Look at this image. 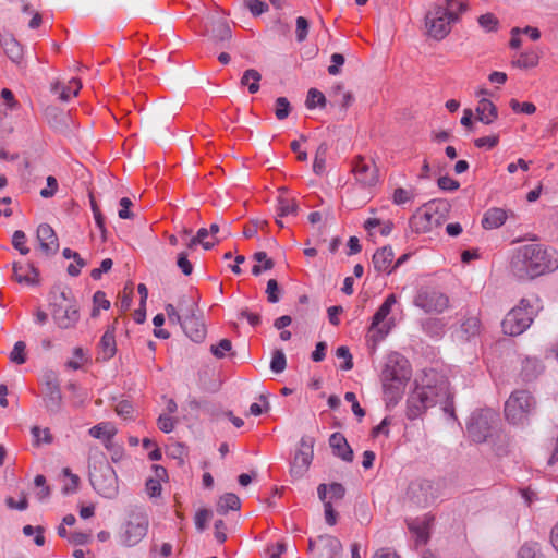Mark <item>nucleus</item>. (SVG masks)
I'll list each match as a JSON object with an SVG mask.
<instances>
[{
	"label": "nucleus",
	"instance_id": "nucleus-11",
	"mask_svg": "<svg viewBox=\"0 0 558 558\" xmlns=\"http://www.w3.org/2000/svg\"><path fill=\"white\" fill-rule=\"evenodd\" d=\"M351 173L362 189H372L379 182L378 169L373 160L357 155L351 161Z\"/></svg>",
	"mask_w": 558,
	"mask_h": 558
},
{
	"label": "nucleus",
	"instance_id": "nucleus-8",
	"mask_svg": "<svg viewBox=\"0 0 558 558\" xmlns=\"http://www.w3.org/2000/svg\"><path fill=\"white\" fill-rule=\"evenodd\" d=\"M534 408L535 400L527 390H515L505 403V415L511 424H522Z\"/></svg>",
	"mask_w": 558,
	"mask_h": 558
},
{
	"label": "nucleus",
	"instance_id": "nucleus-15",
	"mask_svg": "<svg viewBox=\"0 0 558 558\" xmlns=\"http://www.w3.org/2000/svg\"><path fill=\"white\" fill-rule=\"evenodd\" d=\"M300 445L290 466L291 476L298 480L305 475L312 463L314 440L311 437H303Z\"/></svg>",
	"mask_w": 558,
	"mask_h": 558
},
{
	"label": "nucleus",
	"instance_id": "nucleus-40",
	"mask_svg": "<svg viewBox=\"0 0 558 558\" xmlns=\"http://www.w3.org/2000/svg\"><path fill=\"white\" fill-rule=\"evenodd\" d=\"M298 211V205L294 201L287 198H279L277 214L279 217H286L289 215H295Z\"/></svg>",
	"mask_w": 558,
	"mask_h": 558
},
{
	"label": "nucleus",
	"instance_id": "nucleus-30",
	"mask_svg": "<svg viewBox=\"0 0 558 558\" xmlns=\"http://www.w3.org/2000/svg\"><path fill=\"white\" fill-rule=\"evenodd\" d=\"M507 219V214L501 208H490L488 209L482 220V226L484 229H496L501 227Z\"/></svg>",
	"mask_w": 558,
	"mask_h": 558
},
{
	"label": "nucleus",
	"instance_id": "nucleus-46",
	"mask_svg": "<svg viewBox=\"0 0 558 558\" xmlns=\"http://www.w3.org/2000/svg\"><path fill=\"white\" fill-rule=\"evenodd\" d=\"M12 245L22 255H27L29 253V248L26 246V234L24 233V231L16 230L13 233Z\"/></svg>",
	"mask_w": 558,
	"mask_h": 558
},
{
	"label": "nucleus",
	"instance_id": "nucleus-48",
	"mask_svg": "<svg viewBox=\"0 0 558 558\" xmlns=\"http://www.w3.org/2000/svg\"><path fill=\"white\" fill-rule=\"evenodd\" d=\"M281 289L276 279H269L267 282L266 294L269 303H278L280 300Z\"/></svg>",
	"mask_w": 558,
	"mask_h": 558
},
{
	"label": "nucleus",
	"instance_id": "nucleus-51",
	"mask_svg": "<svg viewBox=\"0 0 558 558\" xmlns=\"http://www.w3.org/2000/svg\"><path fill=\"white\" fill-rule=\"evenodd\" d=\"M232 343L229 339H221L218 344H213L210 347V352L217 359H222L226 355V352L231 351Z\"/></svg>",
	"mask_w": 558,
	"mask_h": 558
},
{
	"label": "nucleus",
	"instance_id": "nucleus-63",
	"mask_svg": "<svg viewBox=\"0 0 558 558\" xmlns=\"http://www.w3.org/2000/svg\"><path fill=\"white\" fill-rule=\"evenodd\" d=\"M57 189H58L57 179L52 175H49L47 178V187L43 189L40 191V196L44 198L52 197L56 194Z\"/></svg>",
	"mask_w": 558,
	"mask_h": 558
},
{
	"label": "nucleus",
	"instance_id": "nucleus-61",
	"mask_svg": "<svg viewBox=\"0 0 558 558\" xmlns=\"http://www.w3.org/2000/svg\"><path fill=\"white\" fill-rule=\"evenodd\" d=\"M32 435L35 438L37 444H39L40 441L50 444L52 441V437H51L48 428L40 429L38 426H34L32 428Z\"/></svg>",
	"mask_w": 558,
	"mask_h": 558
},
{
	"label": "nucleus",
	"instance_id": "nucleus-49",
	"mask_svg": "<svg viewBox=\"0 0 558 558\" xmlns=\"http://www.w3.org/2000/svg\"><path fill=\"white\" fill-rule=\"evenodd\" d=\"M177 423L178 420L171 417V415L168 414H160L157 420L158 428L166 434L171 433L174 429Z\"/></svg>",
	"mask_w": 558,
	"mask_h": 558
},
{
	"label": "nucleus",
	"instance_id": "nucleus-34",
	"mask_svg": "<svg viewBox=\"0 0 558 558\" xmlns=\"http://www.w3.org/2000/svg\"><path fill=\"white\" fill-rule=\"evenodd\" d=\"M440 5H444L446 15H448L453 23H456L460 15L468 10V3L462 0H445Z\"/></svg>",
	"mask_w": 558,
	"mask_h": 558
},
{
	"label": "nucleus",
	"instance_id": "nucleus-37",
	"mask_svg": "<svg viewBox=\"0 0 558 558\" xmlns=\"http://www.w3.org/2000/svg\"><path fill=\"white\" fill-rule=\"evenodd\" d=\"M481 322L476 316L466 317L461 324V331L469 339L480 332Z\"/></svg>",
	"mask_w": 558,
	"mask_h": 558
},
{
	"label": "nucleus",
	"instance_id": "nucleus-2",
	"mask_svg": "<svg viewBox=\"0 0 558 558\" xmlns=\"http://www.w3.org/2000/svg\"><path fill=\"white\" fill-rule=\"evenodd\" d=\"M442 404V409L450 416H454L452 397L449 389V383L439 378L434 385L429 381L416 386L407 400V417L415 420L420 417L428 408L435 404Z\"/></svg>",
	"mask_w": 558,
	"mask_h": 558
},
{
	"label": "nucleus",
	"instance_id": "nucleus-43",
	"mask_svg": "<svg viewBox=\"0 0 558 558\" xmlns=\"http://www.w3.org/2000/svg\"><path fill=\"white\" fill-rule=\"evenodd\" d=\"M93 303H94V308L92 311L93 317L98 316L100 308L108 310L110 307V302H109V300H107L106 293L102 291L95 292V294L93 296Z\"/></svg>",
	"mask_w": 558,
	"mask_h": 558
},
{
	"label": "nucleus",
	"instance_id": "nucleus-20",
	"mask_svg": "<svg viewBox=\"0 0 558 558\" xmlns=\"http://www.w3.org/2000/svg\"><path fill=\"white\" fill-rule=\"evenodd\" d=\"M488 92L484 88L477 92L476 95L482 98L474 112L475 120L485 124L492 123L497 118V108L490 100L485 98Z\"/></svg>",
	"mask_w": 558,
	"mask_h": 558
},
{
	"label": "nucleus",
	"instance_id": "nucleus-4",
	"mask_svg": "<svg viewBox=\"0 0 558 558\" xmlns=\"http://www.w3.org/2000/svg\"><path fill=\"white\" fill-rule=\"evenodd\" d=\"M542 308V301L537 295L522 298L519 304L505 316L501 323L504 332L509 336L523 333Z\"/></svg>",
	"mask_w": 558,
	"mask_h": 558
},
{
	"label": "nucleus",
	"instance_id": "nucleus-3",
	"mask_svg": "<svg viewBox=\"0 0 558 558\" xmlns=\"http://www.w3.org/2000/svg\"><path fill=\"white\" fill-rule=\"evenodd\" d=\"M410 378L411 366L409 361L397 352L390 353L381 372L384 396L388 404L395 405L398 403Z\"/></svg>",
	"mask_w": 558,
	"mask_h": 558
},
{
	"label": "nucleus",
	"instance_id": "nucleus-24",
	"mask_svg": "<svg viewBox=\"0 0 558 558\" xmlns=\"http://www.w3.org/2000/svg\"><path fill=\"white\" fill-rule=\"evenodd\" d=\"M395 254L391 246L378 248L373 255V265L376 271L391 274L393 271Z\"/></svg>",
	"mask_w": 558,
	"mask_h": 558
},
{
	"label": "nucleus",
	"instance_id": "nucleus-18",
	"mask_svg": "<svg viewBox=\"0 0 558 558\" xmlns=\"http://www.w3.org/2000/svg\"><path fill=\"white\" fill-rule=\"evenodd\" d=\"M36 236L41 252L47 256H52L59 251V240L54 230L48 223L38 226Z\"/></svg>",
	"mask_w": 558,
	"mask_h": 558
},
{
	"label": "nucleus",
	"instance_id": "nucleus-50",
	"mask_svg": "<svg viewBox=\"0 0 558 558\" xmlns=\"http://www.w3.org/2000/svg\"><path fill=\"white\" fill-rule=\"evenodd\" d=\"M478 24L484 31L493 32L498 27V19L492 13H486L478 17Z\"/></svg>",
	"mask_w": 558,
	"mask_h": 558
},
{
	"label": "nucleus",
	"instance_id": "nucleus-27",
	"mask_svg": "<svg viewBox=\"0 0 558 558\" xmlns=\"http://www.w3.org/2000/svg\"><path fill=\"white\" fill-rule=\"evenodd\" d=\"M116 434L117 429L111 423H100L89 429V435L102 440L107 449H111L112 438Z\"/></svg>",
	"mask_w": 558,
	"mask_h": 558
},
{
	"label": "nucleus",
	"instance_id": "nucleus-9",
	"mask_svg": "<svg viewBox=\"0 0 558 558\" xmlns=\"http://www.w3.org/2000/svg\"><path fill=\"white\" fill-rule=\"evenodd\" d=\"M149 519L145 512H131L119 535L121 544L126 547L137 545L147 535Z\"/></svg>",
	"mask_w": 558,
	"mask_h": 558
},
{
	"label": "nucleus",
	"instance_id": "nucleus-1",
	"mask_svg": "<svg viewBox=\"0 0 558 558\" xmlns=\"http://www.w3.org/2000/svg\"><path fill=\"white\" fill-rule=\"evenodd\" d=\"M518 278H535L558 269V252L542 244H526L518 248L511 260Z\"/></svg>",
	"mask_w": 558,
	"mask_h": 558
},
{
	"label": "nucleus",
	"instance_id": "nucleus-60",
	"mask_svg": "<svg viewBox=\"0 0 558 558\" xmlns=\"http://www.w3.org/2000/svg\"><path fill=\"white\" fill-rule=\"evenodd\" d=\"M247 8L254 16L268 11V4L262 0H247Z\"/></svg>",
	"mask_w": 558,
	"mask_h": 558
},
{
	"label": "nucleus",
	"instance_id": "nucleus-14",
	"mask_svg": "<svg viewBox=\"0 0 558 558\" xmlns=\"http://www.w3.org/2000/svg\"><path fill=\"white\" fill-rule=\"evenodd\" d=\"M408 496L416 506L427 507L438 498V488L429 480H420L411 483Z\"/></svg>",
	"mask_w": 558,
	"mask_h": 558
},
{
	"label": "nucleus",
	"instance_id": "nucleus-22",
	"mask_svg": "<svg viewBox=\"0 0 558 558\" xmlns=\"http://www.w3.org/2000/svg\"><path fill=\"white\" fill-rule=\"evenodd\" d=\"M396 295L389 294L373 316L371 330H376L380 335V338H384L388 333V330L384 329L385 326L379 327V325L389 315L391 307L396 304Z\"/></svg>",
	"mask_w": 558,
	"mask_h": 558
},
{
	"label": "nucleus",
	"instance_id": "nucleus-21",
	"mask_svg": "<svg viewBox=\"0 0 558 558\" xmlns=\"http://www.w3.org/2000/svg\"><path fill=\"white\" fill-rule=\"evenodd\" d=\"M317 558H338L342 551L341 542L331 535H320L317 537Z\"/></svg>",
	"mask_w": 558,
	"mask_h": 558
},
{
	"label": "nucleus",
	"instance_id": "nucleus-35",
	"mask_svg": "<svg viewBox=\"0 0 558 558\" xmlns=\"http://www.w3.org/2000/svg\"><path fill=\"white\" fill-rule=\"evenodd\" d=\"M262 80L260 73L255 69L246 70L241 77V85L246 86L250 94H255L259 90V82Z\"/></svg>",
	"mask_w": 558,
	"mask_h": 558
},
{
	"label": "nucleus",
	"instance_id": "nucleus-41",
	"mask_svg": "<svg viewBox=\"0 0 558 558\" xmlns=\"http://www.w3.org/2000/svg\"><path fill=\"white\" fill-rule=\"evenodd\" d=\"M325 105H326L325 95L315 88H311L307 93V98H306L307 108L312 109L315 107H324Z\"/></svg>",
	"mask_w": 558,
	"mask_h": 558
},
{
	"label": "nucleus",
	"instance_id": "nucleus-29",
	"mask_svg": "<svg viewBox=\"0 0 558 558\" xmlns=\"http://www.w3.org/2000/svg\"><path fill=\"white\" fill-rule=\"evenodd\" d=\"M82 88V84L78 80L72 78L68 82L66 85L62 83H56L52 86V92L56 94L61 100L68 101L72 97L76 96Z\"/></svg>",
	"mask_w": 558,
	"mask_h": 558
},
{
	"label": "nucleus",
	"instance_id": "nucleus-19",
	"mask_svg": "<svg viewBox=\"0 0 558 558\" xmlns=\"http://www.w3.org/2000/svg\"><path fill=\"white\" fill-rule=\"evenodd\" d=\"M119 324L118 318L113 320V323L108 326L107 330L102 335L100 342H99V351L97 360L100 361H109L112 359L117 352V343H116V337L114 332L117 329V326Z\"/></svg>",
	"mask_w": 558,
	"mask_h": 558
},
{
	"label": "nucleus",
	"instance_id": "nucleus-31",
	"mask_svg": "<svg viewBox=\"0 0 558 558\" xmlns=\"http://www.w3.org/2000/svg\"><path fill=\"white\" fill-rule=\"evenodd\" d=\"M543 371L544 366L536 357H526L522 362V375L525 380L535 379Z\"/></svg>",
	"mask_w": 558,
	"mask_h": 558
},
{
	"label": "nucleus",
	"instance_id": "nucleus-56",
	"mask_svg": "<svg viewBox=\"0 0 558 558\" xmlns=\"http://www.w3.org/2000/svg\"><path fill=\"white\" fill-rule=\"evenodd\" d=\"M330 60L332 64L328 66V73L330 75H338L340 73V66L344 64V57L341 53H332Z\"/></svg>",
	"mask_w": 558,
	"mask_h": 558
},
{
	"label": "nucleus",
	"instance_id": "nucleus-26",
	"mask_svg": "<svg viewBox=\"0 0 558 558\" xmlns=\"http://www.w3.org/2000/svg\"><path fill=\"white\" fill-rule=\"evenodd\" d=\"M329 445L336 456L345 462L353 460V450L341 433H333L329 438Z\"/></svg>",
	"mask_w": 558,
	"mask_h": 558
},
{
	"label": "nucleus",
	"instance_id": "nucleus-13",
	"mask_svg": "<svg viewBox=\"0 0 558 558\" xmlns=\"http://www.w3.org/2000/svg\"><path fill=\"white\" fill-rule=\"evenodd\" d=\"M453 22L446 15L444 5L435 4L425 16V27L428 36L436 40L444 39L451 31Z\"/></svg>",
	"mask_w": 558,
	"mask_h": 558
},
{
	"label": "nucleus",
	"instance_id": "nucleus-55",
	"mask_svg": "<svg viewBox=\"0 0 558 558\" xmlns=\"http://www.w3.org/2000/svg\"><path fill=\"white\" fill-rule=\"evenodd\" d=\"M177 266L180 268V270L185 276H190L193 272V265L187 259V253L186 252L179 253L178 259H177Z\"/></svg>",
	"mask_w": 558,
	"mask_h": 558
},
{
	"label": "nucleus",
	"instance_id": "nucleus-16",
	"mask_svg": "<svg viewBox=\"0 0 558 558\" xmlns=\"http://www.w3.org/2000/svg\"><path fill=\"white\" fill-rule=\"evenodd\" d=\"M51 315L56 325L61 329L74 328L80 320L78 308L71 303L65 305L54 303Z\"/></svg>",
	"mask_w": 558,
	"mask_h": 558
},
{
	"label": "nucleus",
	"instance_id": "nucleus-53",
	"mask_svg": "<svg viewBox=\"0 0 558 558\" xmlns=\"http://www.w3.org/2000/svg\"><path fill=\"white\" fill-rule=\"evenodd\" d=\"M510 107L514 112L532 114L535 112L536 107L532 102H519L517 99L510 100Z\"/></svg>",
	"mask_w": 558,
	"mask_h": 558
},
{
	"label": "nucleus",
	"instance_id": "nucleus-59",
	"mask_svg": "<svg viewBox=\"0 0 558 558\" xmlns=\"http://www.w3.org/2000/svg\"><path fill=\"white\" fill-rule=\"evenodd\" d=\"M344 399L352 404V411L359 418H362L365 415V411L361 408L354 392H345Z\"/></svg>",
	"mask_w": 558,
	"mask_h": 558
},
{
	"label": "nucleus",
	"instance_id": "nucleus-28",
	"mask_svg": "<svg viewBox=\"0 0 558 558\" xmlns=\"http://www.w3.org/2000/svg\"><path fill=\"white\" fill-rule=\"evenodd\" d=\"M432 518L416 519L408 523L409 529L416 536L417 544H426L429 538Z\"/></svg>",
	"mask_w": 558,
	"mask_h": 558
},
{
	"label": "nucleus",
	"instance_id": "nucleus-64",
	"mask_svg": "<svg viewBox=\"0 0 558 558\" xmlns=\"http://www.w3.org/2000/svg\"><path fill=\"white\" fill-rule=\"evenodd\" d=\"M438 186L444 191H456L459 189L460 184L457 180H453L450 177L444 175L438 179Z\"/></svg>",
	"mask_w": 558,
	"mask_h": 558
},
{
	"label": "nucleus",
	"instance_id": "nucleus-44",
	"mask_svg": "<svg viewBox=\"0 0 558 558\" xmlns=\"http://www.w3.org/2000/svg\"><path fill=\"white\" fill-rule=\"evenodd\" d=\"M25 349L26 344L23 341H17L10 353L11 362L17 365L24 364L26 362Z\"/></svg>",
	"mask_w": 558,
	"mask_h": 558
},
{
	"label": "nucleus",
	"instance_id": "nucleus-10",
	"mask_svg": "<svg viewBox=\"0 0 558 558\" xmlns=\"http://www.w3.org/2000/svg\"><path fill=\"white\" fill-rule=\"evenodd\" d=\"M498 415L490 409L475 411L468 423L469 436L475 442H484L492 434Z\"/></svg>",
	"mask_w": 558,
	"mask_h": 558
},
{
	"label": "nucleus",
	"instance_id": "nucleus-6",
	"mask_svg": "<svg viewBox=\"0 0 558 558\" xmlns=\"http://www.w3.org/2000/svg\"><path fill=\"white\" fill-rule=\"evenodd\" d=\"M89 482L101 497L113 499L119 494V482L114 469L102 459L95 461L89 469Z\"/></svg>",
	"mask_w": 558,
	"mask_h": 558
},
{
	"label": "nucleus",
	"instance_id": "nucleus-33",
	"mask_svg": "<svg viewBox=\"0 0 558 558\" xmlns=\"http://www.w3.org/2000/svg\"><path fill=\"white\" fill-rule=\"evenodd\" d=\"M241 507L240 498L232 493L222 495L217 502V512L219 514H227L230 510H239Z\"/></svg>",
	"mask_w": 558,
	"mask_h": 558
},
{
	"label": "nucleus",
	"instance_id": "nucleus-5",
	"mask_svg": "<svg viewBox=\"0 0 558 558\" xmlns=\"http://www.w3.org/2000/svg\"><path fill=\"white\" fill-rule=\"evenodd\" d=\"M449 205L445 201L434 199L417 208L410 218L411 227L417 233H425L442 225Z\"/></svg>",
	"mask_w": 558,
	"mask_h": 558
},
{
	"label": "nucleus",
	"instance_id": "nucleus-36",
	"mask_svg": "<svg viewBox=\"0 0 558 558\" xmlns=\"http://www.w3.org/2000/svg\"><path fill=\"white\" fill-rule=\"evenodd\" d=\"M539 56L534 50H529L520 53L512 64L520 69H531L538 64Z\"/></svg>",
	"mask_w": 558,
	"mask_h": 558
},
{
	"label": "nucleus",
	"instance_id": "nucleus-12",
	"mask_svg": "<svg viewBox=\"0 0 558 558\" xmlns=\"http://www.w3.org/2000/svg\"><path fill=\"white\" fill-rule=\"evenodd\" d=\"M413 303L425 313L440 314L448 308L449 298L437 289L423 287L417 291Z\"/></svg>",
	"mask_w": 558,
	"mask_h": 558
},
{
	"label": "nucleus",
	"instance_id": "nucleus-17",
	"mask_svg": "<svg viewBox=\"0 0 558 558\" xmlns=\"http://www.w3.org/2000/svg\"><path fill=\"white\" fill-rule=\"evenodd\" d=\"M44 402L46 409L51 413L60 411L62 405V393L60 384L53 373L47 374L44 384Z\"/></svg>",
	"mask_w": 558,
	"mask_h": 558
},
{
	"label": "nucleus",
	"instance_id": "nucleus-42",
	"mask_svg": "<svg viewBox=\"0 0 558 558\" xmlns=\"http://www.w3.org/2000/svg\"><path fill=\"white\" fill-rule=\"evenodd\" d=\"M332 104H340L341 107L348 108L353 102V96L349 92H342L341 87H336L331 94Z\"/></svg>",
	"mask_w": 558,
	"mask_h": 558
},
{
	"label": "nucleus",
	"instance_id": "nucleus-57",
	"mask_svg": "<svg viewBox=\"0 0 558 558\" xmlns=\"http://www.w3.org/2000/svg\"><path fill=\"white\" fill-rule=\"evenodd\" d=\"M145 487L146 493L150 498L158 497L161 494V484L158 478H148Z\"/></svg>",
	"mask_w": 558,
	"mask_h": 558
},
{
	"label": "nucleus",
	"instance_id": "nucleus-62",
	"mask_svg": "<svg viewBox=\"0 0 558 558\" xmlns=\"http://www.w3.org/2000/svg\"><path fill=\"white\" fill-rule=\"evenodd\" d=\"M308 32V22L305 17L299 16L296 19V39L298 41H303Z\"/></svg>",
	"mask_w": 558,
	"mask_h": 558
},
{
	"label": "nucleus",
	"instance_id": "nucleus-38",
	"mask_svg": "<svg viewBox=\"0 0 558 558\" xmlns=\"http://www.w3.org/2000/svg\"><path fill=\"white\" fill-rule=\"evenodd\" d=\"M415 197L414 190L398 187L392 193V203L396 205H404L412 202Z\"/></svg>",
	"mask_w": 558,
	"mask_h": 558
},
{
	"label": "nucleus",
	"instance_id": "nucleus-58",
	"mask_svg": "<svg viewBox=\"0 0 558 558\" xmlns=\"http://www.w3.org/2000/svg\"><path fill=\"white\" fill-rule=\"evenodd\" d=\"M113 262L111 258H105L99 268H95L90 271V277L94 280H99L102 274L108 272L112 268Z\"/></svg>",
	"mask_w": 558,
	"mask_h": 558
},
{
	"label": "nucleus",
	"instance_id": "nucleus-32",
	"mask_svg": "<svg viewBox=\"0 0 558 558\" xmlns=\"http://www.w3.org/2000/svg\"><path fill=\"white\" fill-rule=\"evenodd\" d=\"M1 46L7 56L13 62H20L23 57V48L20 43L12 36H7L1 40Z\"/></svg>",
	"mask_w": 558,
	"mask_h": 558
},
{
	"label": "nucleus",
	"instance_id": "nucleus-7",
	"mask_svg": "<svg viewBox=\"0 0 558 558\" xmlns=\"http://www.w3.org/2000/svg\"><path fill=\"white\" fill-rule=\"evenodd\" d=\"M179 307L183 312V320L180 324L183 331L192 341L202 342L206 337V327L197 314V303L190 296H182Z\"/></svg>",
	"mask_w": 558,
	"mask_h": 558
},
{
	"label": "nucleus",
	"instance_id": "nucleus-45",
	"mask_svg": "<svg viewBox=\"0 0 558 558\" xmlns=\"http://www.w3.org/2000/svg\"><path fill=\"white\" fill-rule=\"evenodd\" d=\"M287 366L286 355L282 350H276L270 362V369L274 373H282Z\"/></svg>",
	"mask_w": 558,
	"mask_h": 558
},
{
	"label": "nucleus",
	"instance_id": "nucleus-23",
	"mask_svg": "<svg viewBox=\"0 0 558 558\" xmlns=\"http://www.w3.org/2000/svg\"><path fill=\"white\" fill-rule=\"evenodd\" d=\"M46 118L52 129L59 135H66L64 130L73 124L72 118L68 112L59 110L58 108H47Z\"/></svg>",
	"mask_w": 558,
	"mask_h": 558
},
{
	"label": "nucleus",
	"instance_id": "nucleus-54",
	"mask_svg": "<svg viewBox=\"0 0 558 558\" xmlns=\"http://www.w3.org/2000/svg\"><path fill=\"white\" fill-rule=\"evenodd\" d=\"M210 517H211V512L209 510H207V509L198 510L194 518L196 529L198 531H204Z\"/></svg>",
	"mask_w": 558,
	"mask_h": 558
},
{
	"label": "nucleus",
	"instance_id": "nucleus-52",
	"mask_svg": "<svg viewBox=\"0 0 558 558\" xmlns=\"http://www.w3.org/2000/svg\"><path fill=\"white\" fill-rule=\"evenodd\" d=\"M336 355L339 359L344 360V363L340 366L341 369L350 371L353 367L352 354L350 353V350L348 347H344V345L339 347L336 351Z\"/></svg>",
	"mask_w": 558,
	"mask_h": 558
},
{
	"label": "nucleus",
	"instance_id": "nucleus-47",
	"mask_svg": "<svg viewBox=\"0 0 558 558\" xmlns=\"http://www.w3.org/2000/svg\"><path fill=\"white\" fill-rule=\"evenodd\" d=\"M290 102L286 97H279L275 102V114L278 120L286 119L290 113Z\"/></svg>",
	"mask_w": 558,
	"mask_h": 558
},
{
	"label": "nucleus",
	"instance_id": "nucleus-25",
	"mask_svg": "<svg viewBox=\"0 0 558 558\" xmlns=\"http://www.w3.org/2000/svg\"><path fill=\"white\" fill-rule=\"evenodd\" d=\"M39 271L33 264L22 265L13 263V278L19 283L36 284L38 282Z\"/></svg>",
	"mask_w": 558,
	"mask_h": 558
},
{
	"label": "nucleus",
	"instance_id": "nucleus-39",
	"mask_svg": "<svg viewBox=\"0 0 558 558\" xmlns=\"http://www.w3.org/2000/svg\"><path fill=\"white\" fill-rule=\"evenodd\" d=\"M518 558H545L541 553L539 546L537 543H525L523 544L519 551Z\"/></svg>",
	"mask_w": 558,
	"mask_h": 558
}]
</instances>
